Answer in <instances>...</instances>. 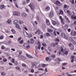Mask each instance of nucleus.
I'll use <instances>...</instances> for the list:
<instances>
[{
	"instance_id": "obj_1",
	"label": "nucleus",
	"mask_w": 76,
	"mask_h": 76,
	"mask_svg": "<svg viewBox=\"0 0 76 76\" xmlns=\"http://www.w3.org/2000/svg\"><path fill=\"white\" fill-rule=\"evenodd\" d=\"M23 34H24V36L25 37H28L29 38H31L32 37L31 34H29L27 32H26V31L23 32Z\"/></svg>"
},
{
	"instance_id": "obj_2",
	"label": "nucleus",
	"mask_w": 76,
	"mask_h": 76,
	"mask_svg": "<svg viewBox=\"0 0 76 76\" xmlns=\"http://www.w3.org/2000/svg\"><path fill=\"white\" fill-rule=\"evenodd\" d=\"M22 53V52L21 51L20 52H19V55H18V57L20 58H21V59L25 60V58L24 56L21 55Z\"/></svg>"
},
{
	"instance_id": "obj_3",
	"label": "nucleus",
	"mask_w": 76,
	"mask_h": 76,
	"mask_svg": "<svg viewBox=\"0 0 76 76\" xmlns=\"http://www.w3.org/2000/svg\"><path fill=\"white\" fill-rule=\"evenodd\" d=\"M13 15L14 16H19L20 15V12L17 11H15L13 12Z\"/></svg>"
},
{
	"instance_id": "obj_4",
	"label": "nucleus",
	"mask_w": 76,
	"mask_h": 76,
	"mask_svg": "<svg viewBox=\"0 0 76 76\" xmlns=\"http://www.w3.org/2000/svg\"><path fill=\"white\" fill-rule=\"evenodd\" d=\"M69 41H70V42H72L73 44L75 45H76V42H75L73 40L72 38L71 37H69Z\"/></svg>"
},
{
	"instance_id": "obj_5",
	"label": "nucleus",
	"mask_w": 76,
	"mask_h": 76,
	"mask_svg": "<svg viewBox=\"0 0 76 76\" xmlns=\"http://www.w3.org/2000/svg\"><path fill=\"white\" fill-rule=\"evenodd\" d=\"M48 16H49V18H52L53 17V16H54L53 12L52 11L50 12V13H49V14L48 15Z\"/></svg>"
},
{
	"instance_id": "obj_6",
	"label": "nucleus",
	"mask_w": 76,
	"mask_h": 76,
	"mask_svg": "<svg viewBox=\"0 0 76 76\" xmlns=\"http://www.w3.org/2000/svg\"><path fill=\"white\" fill-rule=\"evenodd\" d=\"M61 35H62V37L66 39H68V37H67V36H66L63 33H62L61 34Z\"/></svg>"
},
{
	"instance_id": "obj_7",
	"label": "nucleus",
	"mask_w": 76,
	"mask_h": 76,
	"mask_svg": "<svg viewBox=\"0 0 76 76\" xmlns=\"http://www.w3.org/2000/svg\"><path fill=\"white\" fill-rule=\"evenodd\" d=\"M41 31L39 29H37V31H36V32H34L35 34H37L38 35H39Z\"/></svg>"
},
{
	"instance_id": "obj_8",
	"label": "nucleus",
	"mask_w": 76,
	"mask_h": 76,
	"mask_svg": "<svg viewBox=\"0 0 76 76\" xmlns=\"http://www.w3.org/2000/svg\"><path fill=\"white\" fill-rule=\"evenodd\" d=\"M26 13H25L24 12H22L21 13V16H22V17L26 18Z\"/></svg>"
},
{
	"instance_id": "obj_9",
	"label": "nucleus",
	"mask_w": 76,
	"mask_h": 76,
	"mask_svg": "<svg viewBox=\"0 0 76 76\" xmlns=\"http://www.w3.org/2000/svg\"><path fill=\"white\" fill-rule=\"evenodd\" d=\"M68 26L67 25H65V26H64V27H63V28L64 29V30H67L68 29Z\"/></svg>"
},
{
	"instance_id": "obj_10",
	"label": "nucleus",
	"mask_w": 76,
	"mask_h": 76,
	"mask_svg": "<svg viewBox=\"0 0 76 76\" xmlns=\"http://www.w3.org/2000/svg\"><path fill=\"white\" fill-rule=\"evenodd\" d=\"M71 62L73 63L74 62V57L73 56L71 57Z\"/></svg>"
},
{
	"instance_id": "obj_11",
	"label": "nucleus",
	"mask_w": 76,
	"mask_h": 76,
	"mask_svg": "<svg viewBox=\"0 0 76 76\" xmlns=\"http://www.w3.org/2000/svg\"><path fill=\"white\" fill-rule=\"evenodd\" d=\"M26 56L28 57V58H33V57L28 55V53H26Z\"/></svg>"
},
{
	"instance_id": "obj_12",
	"label": "nucleus",
	"mask_w": 76,
	"mask_h": 76,
	"mask_svg": "<svg viewBox=\"0 0 76 76\" xmlns=\"http://www.w3.org/2000/svg\"><path fill=\"white\" fill-rule=\"evenodd\" d=\"M64 17L66 20H68V21H67L68 23H69L70 22V21H69V19L68 18V17H67V16H66V15H65V16H64Z\"/></svg>"
},
{
	"instance_id": "obj_13",
	"label": "nucleus",
	"mask_w": 76,
	"mask_h": 76,
	"mask_svg": "<svg viewBox=\"0 0 76 76\" xmlns=\"http://www.w3.org/2000/svg\"><path fill=\"white\" fill-rule=\"evenodd\" d=\"M71 35H72V36H75L76 35V32L75 31H74V33L71 32Z\"/></svg>"
},
{
	"instance_id": "obj_14",
	"label": "nucleus",
	"mask_w": 76,
	"mask_h": 76,
	"mask_svg": "<svg viewBox=\"0 0 76 76\" xmlns=\"http://www.w3.org/2000/svg\"><path fill=\"white\" fill-rule=\"evenodd\" d=\"M41 48L40 45H38V47H36V49L40 50V49Z\"/></svg>"
},
{
	"instance_id": "obj_15",
	"label": "nucleus",
	"mask_w": 76,
	"mask_h": 76,
	"mask_svg": "<svg viewBox=\"0 0 76 76\" xmlns=\"http://www.w3.org/2000/svg\"><path fill=\"white\" fill-rule=\"evenodd\" d=\"M49 10H50V7L48 6H47V7L45 8V10L47 11H49Z\"/></svg>"
},
{
	"instance_id": "obj_16",
	"label": "nucleus",
	"mask_w": 76,
	"mask_h": 76,
	"mask_svg": "<svg viewBox=\"0 0 76 76\" xmlns=\"http://www.w3.org/2000/svg\"><path fill=\"white\" fill-rule=\"evenodd\" d=\"M46 23H47V24L48 25V26H50V23H49V21L48 20H46Z\"/></svg>"
},
{
	"instance_id": "obj_17",
	"label": "nucleus",
	"mask_w": 76,
	"mask_h": 76,
	"mask_svg": "<svg viewBox=\"0 0 76 76\" xmlns=\"http://www.w3.org/2000/svg\"><path fill=\"white\" fill-rule=\"evenodd\" d=\"M72 19H76V16H74V15H72L71 16Z\"/></svg>"
},
{
	"instance_id": "obj_18",
	"label": "nucleus",
	"mask_w": 76,
	"mask_h": 76,
	"mask_svg": "<svg viewBox=\"0 0 76 76\" xmlns=\"http://www.w3.org/2000/svg\"><path fill=\"white\" fill-rule=\"evenodd\" d=\"M31 42V44H33L34 41V39L33 38H31L30 39V42Z\"/></svg>"
},
{
	"instance_id": "obj_19",
	"label": "nucleus",
	"mask_w": 76,
	"mask_h": 76,
	"mask_svg": "<svg viewBox=\"0 0 76 76\" xmlns=\"http://www.w3.org/2000/svg\"><path fill=\"white\" fill-rule=\"evenodd\" d=\"M37 63L36 62H34L33 64H32V66H35L36 65H37Z\"/></svg>"
},
{
	"instance_id": "obj_20",
	"label": "nucleus",
	"mask_w": 76,
	"mask_h": 76,
	"mask_svg": "<svg viewBox=\"0 0 76 76\" xmlns=\"http://www.w3.org/2000/svg\"><path fill=\"white\" fill-rule=\"evenodd\" d=\"M53 30L52 29H48V32H49L50 33L53 32Z\"/></svg>"
},
{
	"instance_id": "obj_21",
	"label": "nucleus",
	"mask_w": 76,
	"mask_h": 76,
	"mask_svg": "<svg viewBox=\"0 0 76 76\" xmlns=\"http://www.w3.org/2000/svg\"><path fill=\"white\" fill-rule=\"evenodd\" d=\"M1 48L2 50H4L7 48L3 45H1Z\"/></svg>"
},
{
	"instance_id": "obj_22",
	"label": "nucleus",
	"mask_w": 76,
	"mask_h": 76,
	"mask_svg": "<svg viewBox=\"0 0 76 76\" xmlns=\"http://www.w3.org/2000/svg\"><path fill=\"white\" fill-rule=\"evenodd\" d=\"M16 28L18 29H20V27L19 26V25L18 24H16L15 26Z\"/></svg>"
},
{
	"instance_id": "obj_23",
	"label": "nucleus",
	"mask_w": 76,
	"mask_h": 76,
	"mask_svg": "<svg viewBox=\"0 0 76 76\" xmlns=\"http://www.w3.org/2000/svg\"><path fill=\"white\" fill-rule=\"evenodd\" d=\"M5 7V6L3 5H1V6H0V8L1 9H3Z\"/></svg>"
},
{
	"instance_id": "obj_24",
	"label": "nucleus",
	"mask_w": 76,
	"mask_h": 76,
	"mask_svg": "<svg viewBox=\"0 0 76 76\" xmlns=\"http://www.w3.org/2000/svg\"><path fill=\"white\" fill-rule=\"evenodd\" d=\"M18 23H19L20 24H22L24 23V22H23L21 20H19L18 21Z\"/></svg>"
},
{
	"instance_id": "obj_25",
	"label": "nucleus",
	"mask_w": 76,
	"mask_h": 76,
	"mask_svg": "<svg viewBox=\"0 0 76 76\" xmlns=\"http://www.w3.org/2000/svg\"><path fill=\"white\" fill-rule=\"evenodd\" d=\"M56 23H57V22H56L54 20L52 21V23H53V25H55V24Z\"/></svg>"
},
{
	"instance_id": "obj_26",
	"label": "nucleus",
	"mask_w": 76,
	"mask_h": 76,
	"mask_svg": "<svg viewBox=\"0 0 76 76\" xmlns=\"http://www.w3.org/2000/svg\"><path fill=\"white\" fill-rule=\"evenodd\" d=\"M14 23H15V24H16L17 23H18V20H15V21H14Z\"/></svg>"
},
{
	"instance_id": "obj_27",
	"label": "nucleus",
	"mask_w": 76,
	"mask_h": 76,
	"mask_svg": "<svg viewBox=\"0 0 76 76\" xmlns=\"http://www.w3.org/2000/svg\"><path fill=\"white\" fill-rule=\"evenodd\" d=\"M11 32H12V34H14L15 33H16V31H15V30L13 29L11 30Z\"/></svg>"
},
{
	"instance_id": "obj_28",
	"label": "nucleus",
	"mask_w": 76,
	"mask_h": 76,
	"mask_svg": "<svg viewBox=\"0 0 76 76\" xmlns=\"http://www.w3.org/2000/svg\"><path fill=\"white\" fill-rule=\"evenodd\" d=\"M56 3L57 4H56L58 5V4H61V3H60V1H56Z\"/></svg>"
},
{
	"instance_id": "obj_29",
	"label": "nucleus",
	"mask_w": 76,
	"mask_h": 76,
	"mask_svg": "<svg viewBox=\"0 0 76 76\" xmlns=\"http://www.w3.org/2000/svg\"><path fill=\"white\" fill-rule=\"evenodd\" d=\"M74 49V46L73 45H72L71 46V48H70V49L72 50H73Z\"/></svg>"
},
{
	"instance_id": "obj_30",
	"label": "nucleus",
	"mask_w": 76,
	"mask_h": 76,
	"mask_svg": "<svg viewBox=\"0 0 76 76\" xmlns=\"http://www.w3.org/2000/svg\"><path fill=\"white\" fill-rule=\"evenodd\" d=\"M55 44H54L53 43H51V46H52V47H55Z\"/></svg>"
},
{
	"instance_id": "obj_31",
	"label": "nucleus",
	"mask_w": 76,
	"mask_h": 76,
	"mask_svg": "<svg viewBox=\"0 0 76 76\" xmlns=\"http://www.w3.org/2000/svg\"><path fill=\"white\" fill-rule=\"evenodd\" d=\"M60 20H61V23L62 24H64V19H60Z\"/></svg>"
},
{
	"instance_id": "obj_32",
	"label": "nucleus",
	"mask_w": 76,
	"mask_h": 76,
	"mask_svg": "<svg viewBox=\"0 0 76 76\" xmlns=\"http://www.w3.org/2000/svg\"><path fill=\"white\" fill-rule=\"evenodd\" d=\"M50 57L53 58H55V56H54V54L51 55L50 56Z\"/></svg>"
},
{
	"instance_id": "obj_33",
	"label": "nucleus",
	"mask_w": 76,
	"mask_h": 76,
	"mask_svg": "<svg viewBox=\"0 0 76 76\" xmlns=\"http://www.w3.org/2000/svg\"><path fill=\"white\" fill-rule=\"evenodd\" d=\"M48 50H49V52H50L51 51V48L50 47H48Z\"/></svg>"
},
{
	"instance_id": "obj_34",
	"label": "nucleus",
	"mask_w": 76,
	"mask_h": 76,
	"mask_svg": "<svg viewBox=\"0 0 76 76\" xmlns=\"http://www.w3.org/2000/svg\"><path fill=\"white\" fill-rule=\"evenodd\" d=\"M1 76H3L5 75H4V72H1Z\"/></svg>"
},
{
	"instance_id": "obj_35",
	"label": "nucleus",
	"mask_w": 76,
	"mask_h": 76,
	"mask_svg": "<svg viewBox=\"0 0 76 76\" xmlns=\"http://www.w3.org/2000/svg\"><path fill=\"white\" fill-rule=\"evenodd\" d=\"M42 45H43V46L44 47H46V43H42Z\"/></svg>"
},
{
	"instance_id": "obj_36",
	"label": "nucleus",
	"mask_w": 76,
	"mask_h": 76,
	"mask_svg": "<svg viewBox=\"0 0 76 76\" xmlns=\"http://www.w3.org/2000/svg\"><path fill=\"white\" fill-rule=\"evenodd\" d=\"M66 65H67V63H62V66H66Z\"/></svg>"
},
{
	"instance_id": "obj_37",
	"label": "nucleus",
	"mask_w": 76,
	"mask_h": 76,
	"mask_svg": "<svg viewBox=\"0 0 76 76\" xmlns=\"http://www.w3.org/2000/svg\"><path fill=\"white\" fill-rule=\"evenodd\" d=\"M7 23H8V24H10V20L9 19H8V20H7Z\"/></svg>"
},
{
	"instance_id": "obj_38",
	"label": "nucleus",
	"mask_w": 76,
	"mask_h": 76,
	"mask_svg": "<svg viewBox=\"0 0 76 76\" xmlns=\"http://www.w3.org/2000/svg\"><path fill=\"white\" fill-rule=\"evenodd\" d=\"M74 73H76V72L73 71H69V73L72 74Z\"/></svg>"
},
{
	"instance_id": "obj_39",
	"label": "nucleus",
	"mask_w": 76,
	"mask_h": 76,
	"mask_svg": "<svg viewBox=\"0 0 76 76\" xmlns=\"http://www.w3.org/2000/svg\"><path fill=\"white\" fill-rule=\"evenodd\" d=\"M3 38H4L3 36L2 35L1 36V37H0V39L1 40L3 39Z\"/></svg>"
},
{
	"instance_id": "obj_40",
	"label": "nucleus",
	"mask_w": 76,
	"mask_h": 76,
	"mask_svg": "<svg viewBox=\"0 0 76 76\" xmlns=\"http://www.w3.org/2000/svg\"><path fill=\"white\" fill-rule=\"evenodd\" d=\"M42 28H45V24H43V25H42Z\"/></svg>"
},
{
	"instance_id": "obj_41",
	"label": "nucleus",
	"mask_w": 76,
	"mask_h": 76,
	"mask_svg": "<svg viewBox=\"0 0 76 76\" xmlns=\"http://www.w3.org/2000/svg\"><path fill=\"white\" fill-rule=\"evenodd\" d=\"M55 25H56V26H58L59 25V23L57 22L56 23H55Z\"/></svg>"
},
{
	"instance_id": "obj_42",
	"label": "nucleus",
	"mask_w": 76,
	"mask_h": 76,
	"mask_svg": "<svg viewBox=\"0 0 76 76\" xmlns=\"http://www.w3.org/2000/svg\"><path fill=\"white\" fill-rule=\"evenodd\" d=\"M22 37H19V38H18V42H19L20 40H21V39H22Z\"/></svg>"
},
{
	"instance_id": "obj_43",
	"label": "nucleus",
	"mask_w": 76,
	"mask_h": 76,
	"mask_svg": "<svg viewBox=\"0 0 76 76\" xmlns=\"http://www.w3.org/2000/svg\"><path fill=\"white\" fill-rule=\"evenodd\" d=\"M24 73L26 74H27L28 73V72L27 70H25L24 71Z\"/></svg>"
},
{
	"instance_id": "obj_44",
	"label": "nucleus",
	"mask_w": 76,
	"mask_h": 76,
	"mask_svg": "<svg viewBox=\"0 0 76 76\" xmlns=\"http://www.w3.org/2000/svg\"><path fill=\"white\" fill-rule=\"evenodd\" d=\"M46 35L47 37H50V34L49 33H46Z\"/></svg>"
},
{
	"instance_id": "obj_45",
	"label": "nucleus",
	"mask_w": 76,
	"mask_h": 76,
	"mask_svg": "<svg viewBox=\"0 0 76 76\" xmlns=\"http://www.w3.org/2000/svg\"><path fill=\"white\" fill-rule=\"evenodd\" d=\"M19 42H19L20 44H21L23 43V40H22L20 41H19Z\"/></svg>"
},
{
	"instance_id": "obj_46",
	"label": "nucleus",
	"mask_w": 76,
	"mask_h": 76,
	"mask_svg": "<svg viewBox=\"0 0 76 76\" xmlns=\"http://www.w3.org/2000/svg\"><path fill=\"white\" fill-rule=\"evenodd\" d=\"M60 51L62 52L64 51V49H63V48H60Z\"/></svg>"
},
{
	"instance_id": "obj_47",
	"label": "nucleus",
	"mask_w": 76,
	"mask_h": 76,
	"mask_svg": "<svg viewBox=\"0 0 76 76\" xmlns=\"http://www.w3.org/2000/svg\"><path fill=\"white\" fill-rule=\"evenodd\" d=\"M14 3L15 4V6H16V7L18 8V5H17V4H16V2H14Z\"/></svg>"
},
{
	"instance_id": "obj_48",
	"label": "nucleus",
	"mask_w": 76,
	"mask_h": 76,
	"mask_svg": "<svg viewBox=\"0 0 76 76\" xmlns=\"http://www.w3.org/2000/svg\"><path fill=\"white\" fill-rule=\"evenodd\" d=\"M69 74V73L67 72L66 73V75H67V76H72V75L70 74Z\"/></svg>"
},
{
	"instance_id": "obj_49",
	"label": "nucleus",
	"mask_w": 76,
	"mask_h": 76,
	"mask_svg": "<svg viewBox=\"0 0 76 76\" xmlns=\"http://www.w3.org/2000/svg\"><path fill=\"white\" fill-rule=\"evenodd\" d=\"M15 62V59H12V60L11 61V62L12 63H14V62Z\"/></svg>"
},
{
	"instance_id": "obj_50",
	"label": "nucleus",
	"mask_w": 76,
	"mask_h": 76,
	"mask_svg": "<svg viewBox=\"0 0 76 76\" xmlns=\"http://www.w3.org/2000/svg\"><path fill=\"white\" fill-rule=\"evenodd\" d=\"M14 63L15 66H16V65H17V64H18V62H17V61H15V62H14Z\"/></svg>"
},
{
	"instance_id": "obj_51",
	"label": "nucleus",
	"mask_w": 76,
	"mask_h": 76,
	"mask_svg": "<svg viewBox=\"0 0 76 76\" xmlns=\"http://www.w3.org/2000/svg\"><path fill=\"white\" fill-rule=\"evenodd\" d=\"M55 41L56 42H59V40L58 39V38H56V39H55Z\"/></svg>"
},
{
	"instance_id": "obj_52",
	"label": "nucleus",
	"mask_w": 76,
	"mask_h": 76,
	"mask_svg": "<svg viewBox=\"0 0 76 76\" xmlns=\"http://www.w3.org/2000/svg\"><path fill=\"white\" fill-rule=\"evenodd\" d=\"M7 61V59L6 58H4L3 59V62H6Z\"/></svg>"
},
{
	"instance_id": "obj_53",
	"label": "nucleus",
	"mask_w": 76,
	"mask_h": 76,
	"mask_svg": "<svg viewBox=\"0 0 76 76\" xmlns=\"http://www.w3.org/2000/svg\"><path fill=\"white\" fill-rule=\"evenodd\" d=\"M5 49V51H8L9 50H10V49H9V48H7Z\"/></svg>"
},
{
	"instance_id": "obj_54",
	"label": "nucleus",
	"mask_w": 76,
	"mask_h": 76,
	"mask_svg": "<svg viewBox=\"0 0 76 76\" xmlns=\"http://www.w3.org/2000/svg\"><path fill=\"white\" fill-rule=\"evenodd\" d=\"M53 33L54 34H55V36H56V31H54Z\"/></svg>"
},
{
	"instance_id": "obj_55",
	"label": "nucleus",
	"mask_w": 76,
	"mask_h": 76,
	"mask_svg": "<svg viewBox=\"0 0 76 76\" xmlns=\"http://www.w3.org/2000/svg\"><path fill=\"white\" fill-rule=\"evenodd\" d=\"M26 4V2L24 1H22V5H25Z\"/></svg>"
},
{
	"instance_id": "obj_56",
	"label": "nucleus",
	"mask_w": 76,
	"mask_h": 76,
	"mask_svg": "<svg viewBox=\"0 0 76 76\" xmlns=\"http://www.w3.org/2000/svg\"><path fill=\"white\" fill-rule=\"evenodd\" d=\"M34 70L33 69H31V73H34Z\"/></svg>"
},
{
	"instance_id": "obj_57",
	"label": "nucleus",
	"mask_w": 76,
	"mask_h": 76,
	"mask_svg": "<svg viewBox=\"0 0 76 76\" xmlns=\"http://www.w3.org/2000/svg\"><path fill=\"white\" fill-rule=\"evenodd\" d=\"M45 60H46V61H48V60H49V58H48V57H47L45 58Z\"/></svg>"
},
{
	"instance_id": "obj_58",
	"label": "nucleus",
	"mask_w": 76,
	"mask_h": 76,
	"mask_svg": "<svg viewBox=\"0 0 76 76\" xmlns=\"http://www.w3.org/2000/svg\"><path fill=\"white\" fill-rule=\"evenodd\" d=\"M25 10H26V12H29V10H28V9L27 8H26Z\"/></svg>"
},
{
	"instance_id": "obj_59",
	"label": "nucleus",
	"mask_w": 76,
	"mask_h": 76,
	"mask_svg": "<svg viewBox=\"0 0 76 76\" xmlns=\"http://www.w3.org/2000/svg\"><path fill=\"white\" fill-rule=\"evenodd\" d=\"M68 51H66L65 52H64V54H65V55H66L67 54H68Z\"/></svg>"
},
{
	"instance_id": "obj_60",
	"label": "nucleus",
	"mask_w": 76,
	"mask_h": 76,
	"mask_svg": "<svg viewBox=\"0 0 76 76\" xmlns=\"http://www.w3.org/2000/svg\"><path fill=\"white\" fill-rule=\"evenodd\" d=\"M27 42H28V44H30V43H31V42H29V41L28 40L27 41Z\"/></svg>"
},
{
	"instance_id": "obj_61",
	"label": "nucleus",
	"mask_w": 76,
	"mask_h": 76,
	"mask_svg": "<svg viewBox=\"0 0 76 76\" xmlns=\"http://www.w3.org/2000/svg\"><path fill=\"white\" fill-rule=\"evenodd\" d=\"M45 72H48V70H47V68H45Z\"/></svg>"
},
{
	"instance_id": "obj_62",
	"label": "nucleus",
	"mask_w": 76,
	"mask_h": 76,
	"mask_svg": "<svg viewBox=\"0 0 76 76\" xmlns=\"http://www.w3.org/2000/svg\"><path fill=\"white\" fill-rule=\"evenodd\" d=\"M62 70H64L66 69V68H65V67H64V66H62Z\"/></svg>"
},
{
	"instance_id": "obj_63",
	"label": "nucleus",
	"mask_w": 76,
	"mask_h": 76,
	"mask_svg": "<svg viewBox=\"0 0 76 76\" xmlns=\"http://www.w3.org/2000/svg\"><path fill=\"white\" fill-rule=\"evenodd\" d=\"M11 50H12L13 51H15V49L11 48Z\"/></svg>"
},
{
	"instance_id": "obj_64",
	"label": "nucleus",
	"mask_w": 76,
	"mask_h": 76,
	"mask_svg": "<svg viewBox=\"0 0 76 76\" xmlns=\"http://www.w3.org/2000/svg\"><path fill=\"white\" fill-rule=\"evenodd\" d=\"M66 8H67V5H64V9H66Z\"/></svg>"
}]
</instances>
